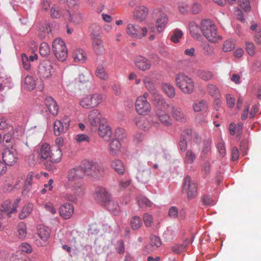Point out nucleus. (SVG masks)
Returning a JSON list of instances; mask_svg holds the SVG:
<instances>
[{"instance_id": "14", "label": "nucleus", "mask_w": 261, "mask_h": 261, "mask_svg": "<svg viewBox=\"0 0 261 261\" xmlns=\"http://www.w3.org/2000/svg\"><path fill=\"white\" fill-rule=\"evenodd\" d=\"M183 189L187 192L188 199H193L197 195V183L195 181L192 180L189 176H187L184 179Z\"/></svg>"}, {"instance_id": "38", "label": "nucleus", "mask_w": 261, "mask_h": 261, "mask_svg": "<svg viewBox=\"0 0 261 261\" xmlns=\"http://www.w3.org/2000/svg\"><path fill=\"white\" fill-rule=\"evenodd\" d=\"M189 30L192 37L198 39L200 37L201 27H199L194 22H191L189 23Z\"/></svg>"}, {"instance_id": "3", "label": "nucleus", "mask_w": 261, "mask_h": 261, "mask_svg": "<svg viewBox=\"0 0 261 261\" xmlns=\"http://www.w3.org/2000/svg\"><path fill=\"white\" fill-rule=\"evenodd\" d=\"M83 173L90 178L99 179L102 176L104 170L96 162L93 160H86L81 164Z\"/></svg>"}, {"instance_id": "43", "label": "nucleus", "mask_w": 261, "mask_h": 261, "mask_svg": "<svg viewBox=\"0 0 261 261\" xmlns=\"http://www.w3.org/2000/svg\"><path fill=\"white\" fill-rule=\"evenodd\" d=\"M143 82L145 88L150 92H154V85L151 79L149 76H145L143 80Z\"/></svg>"}, {"instance_id": "17", "label": "nucleus", "mask_w": 261, "mask_h": 261, "mask_svg": "<svg viewBox=\"0 0 261 261\" xmlns=\"http://www.w3.org/2000/svg\"><path fill=\"white\" fill-rule=\"evenodd\" d=\"M70 120L69 118L66 117L63 121L56 120L54 123V133L56 136H60L67 132L68 129Z\"/></svg>"}, {"instance_id": "51", "label": "nucleus", "mask_w": 261, "mask_h": 261, "mask_svg": "<svg viewBox=\"0 0 261 261\" xmlns=\"http://www.w3.org/2000/svg\"><path fill=\"white\" fill-rule=\"evenodd\" d=\"M138 202L139 205L141 207H151L152 204V202L145 197L138 198Z\"/></svg>"}, {"instance_id": "11", "label": "nucleus", "mask_w": 261, "mask_h": 261, "mask_svg": "<svg viewBox=\"0 0 261 261\" xmlns=\"http://www.w3.org/2000/svg\"><path fill=\"white\" fill-rule=\"evenodd\" d=\"M126 30L128 35L139 39L146 36L148 32L146 28L133 23L128 24Z\"/></svg>"}, {"instance_id": "30", "label": "nucleus", "mask_w": 261, "mask_h": 261, "mask_svg": "<svg viewBox=\"0 0 261 261\" xmlns=\"http://www.w3.org/2000/svg\"><path fill=\"white\" fill-rule=\"evenodd\" d=\"M73 58L75 62L83 63L86 60L87 57L84 50L77 48L73 52Z\"/></svg>"}, {"instance_id": "13", "label": "nucleus", "mask_w": 261, "mask_h": 261, "mask_svg": "<svg viewBox=\"0 0 261 261\" xmlns=\"http://www.w3.org/2000/svg\"><path fill=\"white\" fill-rule=\"evenodd\" d=\"M54 70L51 62L48 60H44L41 62L38 67V73L42 79L51 77Z\"/></svg>"}, {"instance_id": "60", "label": "nucleus", "mask_w": 261, "mask_h": 261, "mask_svg": "<svg viewBox=\"0 0 261 261\" xmlns=\"http://www.w3.org/2000/svg\"><path fill=\"white\" fill-rule=\"evenodd\" d=\"M21 61L23 68L25 70H29L31 68V62L27 58V55L25 54L21 55Z\"/></svg>"}, {"instance_id": "36", "label": "nucleus", "mask_w": 261, "mask_h": 261, "mask_svg": "<svg viewBox=\"0 0 261 261\" xmlns=\"http://www.w3.org/2000/svg\"><path fill=\"white\" fill-rule=\"evenodd\" d=\"M206 90L210 95L215 99H219L221 96V93L218 88L215 85L208 84L206 87Z\"/></svg>"}, {"instance_id": "23", "label": "nucleus", "mask_w": 261, "mask_h": 261, "mask_svg": "<svg viewBox=\"0 0 261 261\" xmlns=\"http://www.w3.org/2000/svg\"><path fill=\"white\" fill-rule=\"evenodd\" d=\"M148 13V9L144 6L137 7L134 12V18L139 22L146 19Z\"/></svg>"}, {"instance_id": "20", "label": "nucleus", "mask_w": 261, "mask_h": 261, "mask_svg": "<svg viewBox=\"0 0 261 261\" xmlns=\"http://www.w3.org/2000/svg\"><path fill=\"white\" fill-rule=\"evenodd\" d=\"M19 202L20 199H16L13 203L12 207H11L10 201H5L0 206V211L7 213L9 216L11 217V214L16 212Z\"/></svg>"}, {"instance_id": "64", "label": "nucleus", "mask_w": 261, "mask_h": 261, "mask_svg": "<svg viewBox=\"0 0 261 261\" xmlns=\"http://www.w3.org/2000/svg\"><path fill=\"white\" fill-rule=\"evenodd\" d=\"M143 218L146 227L151 226L153 223V218L151 215L146 213L143 215Z\"/></svg>"}, {"instance_id": "37", "label": "nucleus", "mask_w": 261, "mask_h": 261, "mask_svg": "<svg viewBox=\"0 0 261 261\" xmlns=\"http://www.w3.org/2000/svg\"><path fill=\"white\" fill-rule=\"evenodd\" d=\"M16 236L19 239H24L27 234L26 224L23 222L19 223L17 226Z\"/></svg>"}, {"instance_id": "7", "label": "nucleus", "mask_w": 261, "mask_h": 261, "mask_svg": "<svg viewBox=\"0 0 261 261\" xmlns=\"http://www.w3.org/2000/svg\"><path fill=\"white\" fill-rule=\"evenodd\" d=\"M52 47L56 58L61 62L65 61L68 51L64 42L61 38H56L53 42Z\"/></svg>"}, {"instance_id": "59", "label": "nucleus", "mask_w": 261, "mask_h": 261, "mask_svg": "<svg viewBox=\"0 0 261 261\" xmlns=\"http://www.w3.org/2000/svg\"><path fill=\"white\" fill-rule=\"evenodd\" d=\"M217 149L220 153V155L224 157L226 154V149L224 146V142L222 140H220L217 144Z\"/></svg>"}, {"instance_id": "27", "label": "nucleus", "mask_w": 261, "mask_h": 261, "mask_svg": "<svg viewBox=\"0 0 261 261\" xmlns=\"http://www.w3.org/2000/svg\"><path fill=\"white\" fill-rule=\"evenodd\" d=\"M161 88L165 95L170 98H173L175 96V88L170 83H163Z\"/></svg>"}, {"instance_id": "57", "label": "nucleus", "mask_w": 261, "mask_h": 261, "mask_svg": "<svg viewBox=\"0 0 261 261\" xmlns=\"http://www.w3.org/2000/svg\"><path fill=\"white\" fill-rule=\"evenodd\" d=\"M195 158V153L191 150H188L186 153L185 161L188 164H191L194 162Z\"/></svg>"}, {"instance_id": "48", "label": "nucleus", "mask_w": 261, "mask_h": 261, "mask_svg": "<svg viewBox=\"0 0 261 261\" xmlns=\"http://www.w3.org/2000/svg\"><path fill=\"white\" fill-rule=\"evenodd\" d=\"M161 245L162 242L160 238L157 236H153L150 238V245L146 246L145 247V249H147L150 246H155L156 248H158L160 247Z\"/></svg>"}, {"instance_id": "6", "label": "nucleus", "mask_w": 261, "mask_h": 261, "mask_svg": "<svg viewBox=\"0 0 261 261\" xmlns=\"http://www.w3.org/2000/svg\"><path fill=\"white\" fill-rule=\"evenodd\" d=\"M102 95L94 93L85 96L81 99L80 105L84 108L90 109L97 108L102 101Z\"/></svg>"}, {"instance_id": "1", "label": "nucleus", "mask_w": 261, "mask_h": 261, "mask_svg": "<svg viewBox=\"0 0 261 261\" xmlns=\"http://www.w3.org/2000/svg\"><path fill=\"white\" fill-rule=\"evenodd\" d=\"M84 176L82 167H77L69 170L67 175L68 182L65 185V192L62 193L61 198L65 201L75 203L85 194V188L81 182L72 184L70 181H75L83 178Z\"/></svg>"}, {"instance_id": "34", "label": "nucleus", "mask_w": 261, "mask_h": 261, "mask_svg": "<svg viewBox=\"0 0 261 261\" xmlns=\"http://www.w3.org/2000/svg\"><path fill=\"white\" fill-rule=\"evenodd\" d=\"M111 167L119 174L122 175L124 173L125 168L122 162L118 159L111 162Z\"/></svg>"}, {"instance_id": "35", "label": "nucleus", "mask_w": 261, "mask_h": 261, "mask_svg": "<svg viewBox=\"0 0 261 261\" xmlns=\"http://www.w3.org/2000/svg\"><path fill=\"white\" fill-rule=\"evenodd\" d=\"M38 235L44 242L46 241L50 237V229L43 225H40L38 229Z\"/></svg>"}, {"instance_id": "41", "label": "nucleus", "mask_w": 261, "mask_h": 261, "mask_svg": "<svg viewBox=\"0 0 261 261\" xmlns=\"http://www.w3.org/2000/svg\"><path fill=\"white\" fill-rule=\"evenodd\" d=\"M135 123L136 125L142 130H147L150 127L149 121L144 118H136Z\"/></svg>"}, {"instance_id": "32", "label": "nucleus", "mask_w": 261, "mask_h": 261, "mask_svg": "<svg viewBox=\"0 0 261 261\" xmlns=\"http://www.w3.org/2000/svg\"><path fill=\"white\" fill-rule=\"evenodd\" d=\"M103 205L114 215L118 214L120 212V206L117 202L113 200L111 197Z\"/></svg>"}, {"instance_id": "28", "label": "nucleus", "mask_w": 261, "mask_h": 261, "mask_svg": "<svg viewBox=\"0 0 261 261\" xmlns=\"http://www.w3.org/2000/svg\"><path fill=\"white\" fill-rule=\"evenodd\" d=\"M169 110H171V115L176 120L182 121L185 120V115L179 107L170 105Z\"/></svg>"}, {"instance_id": "19", "label": "nucleus", "mask_w": 261, "mask_h": 261, "mask_svg": "<svg viewBox=\"0 0 261 261\" xmlns=\"http://www.w3.org/2000/svg\"><path fill=\"white\" fill-rule=\"evenodd\" d=\"M169 110L158 109L156 110V115L160 122L165 126H170L172 123V119L169 115L167 113Z\"/></svg>"}, {"instance_id": "24", "label": "nucleus", "mask_w": 261, "mask_h": 261, "mask_svg": "<svg viewBox=\"0 0 261 261\" xmlns=\"http://www.w3.org/2000/svg\"><path fill=\"white\" fill-rule=\"evenodd\" d=\"M151 174V171L150 168H140L138 171L136 177L139 181L145 184L150 179Z\"/></svg>"}, {"instance_id": "29", "label": "nucleus", "mask_w": 261, "mask_h": 261, "mask_svg": "<svg viewBox=\"0 0 261 261\" xmlns=\"http://www.w3.org/2000/svg\"><path fill=\"white\" fill-rule=\"evenodd\" d=\"M92 47L94 51L97 54H101L105 50V47L102 40L99 37L93 38Z\"/></svg>"}, {"instance_id": "58", "label": "nucleus", "mask_w": 261, "mask_h": 261, "mask_svg": "<svg viewBox=\"0 0 261 261\" xmlns=\"http://www.w3.org/2000/svg\"><path fill=\"white\" fill-rule=\"evenodd\" d=\"M176 233L172 229H167L163 233V237L166 241H170L175 236Z\"/></svg>"}, {"instance_id": "56", "label": "nucleus", "mask_w": 261, "mask_h": 261, "mask_svg": "<svg viewBox=\"0 0 261 261\" xmlns=\"http://www.w3.org/2000/svg\"><path fill=\"white\" fill-rule=\"evenodd\" d=\"M62 14V12L58 6L57 5H53L50 10V15L52 18H59Z\"/></svg>"}, {"instance_id": "15", "label": "nucleus", "mask_w": 261, "mask_h": 261, "mask_svg": "<svg viewBox=\"0 0 261 261\" xmlns=\"http://www.w3.org/2000/svg\"><path fill=\"white\" fill-rule=\"evenodd\" d=\"M93 197L97 202L104 205L110 199L111 196L105 188L98 186L95 188Z\"/></svg>"}, {"instance_id": "4", "label": "nucleus", "mask_w": 261, "mask_h": 261, "mask_svg": "<svg viewBox=\"0 0 261 261\" xmlns=\"http://www.w3.org/2000/svg\"><path fill=\"white\" fill-rule=\"evenodd\" d=\"M201 31L203 36L211 42L215 43L222 39V37L218 34L216 25L211 19L201 21Z\"/></svg>"}, {"instance_id": "45", "label": "nucleus", "mask_w": 261, "mask_h": 261, "mask_svg": "<svg viewBox=\"0 0 261 261\" xmlns=\"http://www.w3.org/2000/svg\"><path fill=\"white\" fill-rule=\"evenodd\" d=\"M90 29L91 34L92 36V39L96 37H99L101 32V29L100 25L96 23L92 24L91 25Z\"/></svg>"}, {"instance_id": "12", "label": "nucleus", "mask_w": 261, "mask_h": 261, "mask_svg": "<svg viewBox=\"0 0 261 261\" xmlns=\"http://www.w3.org/2000/svg\"><path fill=\"white\" fill-rule=\"evenodd\" d=\"M0 129L4 130L5 133L4 135L10 136L13 139H18V137L21 136V132H19L18 129H14L13 127L9 124L8 120L4 118H0Z\"/></svg>"}, {"instance_id": "46", "label": "nucleus", "mask_w": 261, "mask_h": 261, "mask_svg": "<svg viewBox=\"0 0 261 261\" xmlns=\"http://www.w3.org/2000/svg\"><path fill=\"white\" fill-rule=\"evenodd\" d=\"M131 227L134 230H137L142 224V220L139 217L134 216L130 220Z\"/></svg>"}, {"instance_id": "22", "label": "nucleus", "mask_w": 261, "mask_h": 261, "mask_svg": "<svg viewBox=\"0 0 261 261\" xmlns=\"http://www.w3.org/2000/svg\"><path fill=\"white\" fill-rule=\"evenodd\" d=\"M74 213L73 204L65 203L61 205L59 208V214L61 217L64 219H68L72 216Z\"/></svg>"}, {"instance_id": "47", "label": "nucleus", "mask_w": 261, "mask_h": 261, "mask_svg": "<svg viewBox=\"0 0 261 261\" xmlns=\"http://www.w3.org/2000/svg\"><path fill=\"white\" fill-rule=\"evenodd\" d=\"M235 47L234 41L231 39L226 40L223 45L222 50L224 52H229L231 51Z\"/></svg>"}, {"instance_id": "25", "label": "nucleus", "mask_w": 261, "mask_h": 261, "mask_svg": "<svg viewBox=\"0 0 261 261\" xmlns=\"http://www.w3.org/2000/svg\"><path fill=\"white\" fill-rule=\"evenodd\" d=\"M45 103L49 112L54 116H56L59 112V107L51 97H47L45 99Z\"/></svg>"}, {"instance_id": "49", "label": "nucleus", "mask_w": 261, "mask_h": 261, "mask_svg": "<svg viewBox=\"0 0 261 261\" xmlns=\"http://www.w3.org/2000/svg\"><path fill=\"white\" fill-rule=\"evenodd\" d=\"M39 51L42 56L45 57L50 53V47L46 42H43L40 45Z\"/></svg>"}, {"instance_id": "18", "label": "nucleus", "mask_w": 261, "mask_h": 261, "mask_svg": "<svg viewBox=\"0 0 261 261\" xmlns=\"http://www.w3.org/2000/svg\"><path fill=\"white\" fill-rule=\"evenodd\" d=\"M134 64L138 69L143 71L149 70L151 67L150 61L142 56L135 57Z\"/></svg>"}, {"instance_id": "5", "label": "nucleus", "mask_w": 261, "mask_h": 261, "mask_svg": "<svg viewBox=\"0 0 261 261\" xmlns=\"http://www.w3.org/2000/svg\"><path fill=\"white\" fill-rule=\"evenodd\" d=\"M176 86L185 94H191L195 90V82L186 74L178 73L175 77Z\"/></svg>"}, {"instance_id": "42", "label": "nucleus", "mask_w": 261, "mask_h": 261, "mask_svg": "<svg viewBox=\"0 0 261 261\" xmlns=\"http://www.w3.org/2000/svg\"><path fill=\"white\" fill-rule=\"evenodd\" d=\"M95 75L97 77L103 80H107L109 78L108 74L102 65L97 66L95 71Z\"/></svg>"}, {"instance_id": "2", "label": "nucleus", "mask_w": 261, "mask_h": 261, "mask_svg": "<svg viewBox=\"0 0 261 261\" xmlns=\"http://www.w3.org/2000/svg\"><path fill=\"white\" fill-rule=\"evenodd\" d=\"M3 143L4 145L2 152L3 161L7 166H13L18 160V153L16 151L18 139H13L10 136L6 135L3 137Z\"/></svg>"}, {"instance_id": "16", "label": "nucleus", "mask_w": 261, "mask_h": 261, "mask_svg": "<svg viewBox=\"0 0 261 261\" xmlns=\"http://www.w3.org/2000/svg\"><path fill=\"white\" fill-rule=\"evenodd\" d=\"M153 14L156 17L155 21V27L159 33H161L167 27L168 23V17L166 13L163 12L159 9L153 11Z\"/></svg>"}, {"instance_id": "61", "label": "nucleus", "mask_w": 261, "mask_h": 261, "mask_svg": "<svg viewBox=\"0 0 261 261\" xmlns=\"http://www.w3.org/2000/svg\"><path fill=\"white\" fill-rule=\"evenodd\" d=\"M199 77L204 81H208L212 79L213 74L211 72L202 71L199 73Z\"/></svg>"}, {"instance_id": "8", "label": "nucleus", "mask_w": 261, "mask_h": 261, "mask_svg": "<svg viewBox=\"0 0 261 261\" xmlns=\"http://www.w3.org/2000/svg\"><path fill=\"white\" fill-rule=\"evenodd\" d=\"M62 152L59 147H53L48 159L44 163V166L48 170H53L55 169V164L60 163L61 161Z\"/></svg>"}, {"instance_id": "40", "label": "nucleus", "mask_w": 261, "mask_h": 261, "mask_svg": "<svg viewBox=\"0 0 261 261\" xmlns=\"http://www.w3.org/2000/svg\"><path fill=\"white\" fill-rule=\"evenodd\" d=\"M51 151V148L49 145L47 143L43 144L40 148V156L41 159L46 160L48 159Z\"/></svg>"}, {"instance_id": "33", "label": "nucleus", "mask_w": 261, "mask_h": 261, "mask_svg": "<svg viewBox=\"0 0 261 261\" xmlns=\"http://www.w3.org/2000/svg\"><path fill=\"white\" fill-rule=\"evenodd\" d=\"M11 81L5 74L0 73V91L8 90L11 88Z\"/></svg>"}, {"instance_id": "53", "label": "nucleus", "mask_w": 261, "mask_h": 261, "mask_svg": "<svg viewBox=\"0 0 261 261\" xmlns=\"http://www.w3.org/2000/svg\"><path fill=\"white\" fill-rule=\"evenodd\" d=\"M238 4L245 12H248L251 9L250 2L248 0H239Z\"/></svg>"}, {"instance_id": "10", "label": "nucleus", "mask_w": 261, "mask_h": 261, "mask_svg": "<svg viewBox=\"0 0 261 261\" xmlns=\"http://www.w3.org/2000/svg\"><path fill=\"white\" fill-rule=\"evenodd\" d=\"M135 109L139 115L145 116L150 113L151 107L145 94L140 96L137 98Z\"/></svg>"}, {"instance_id": "9", "label": "nucleus", "mask_w": 261, "mask_h": 261, "mask_svg": "<svg viewBox=\"0 0 261 261\" xmlns=\"http://www.w3.org/2000/svg\"><path fill=\"white\" fill-rule=\"evenodd\" d=\"M87 120L92 129H96L98 125L99 126L100 124L107 122V119L98 109H93L89 112Z\"/></svg>"}, {"instance_id": "54", "label": "nucleus", "mask_w": 261, "mask_h": 261, "mask_svg": "<svg viewBox=\"0 0 261 261\" xmlns=\"http://www.w3.org/2000/svg\"><path fill=\"white\" fill-rule=\"evenodd\" d=\"M67 12L69 15V17H70L71 21L74 23L77 24L82 22L83 19V16L81 13L77 12L70 15L68 12Z\"/></svg>"}, {"instance_id": "26", "label": "nucleus", "mask_w": 261, "mask_h": 261, "mask_svg": "<svg viewBox=\"0 0 261 261\" xmlns=\"http://www.w3.org/2000/svg\"><path fill=\"white\" fill-rule=\"evenodd\" d=\"M98 133L100 137L105 139H109L112 135L111 128L107 124V123L100 124L98 127Z\"/></svg>"}, {"instance_id": "63", "label": "nucleus", "mask_w": 261, "mask_h": 261, "mask_svg": "<svg viewBox=\"0 0 261 261\" xmlns=\"http://www.w3.org/2000/svg\"><path fill=\"white\" fill-rule=\"evenodd\" d=\"M44 207L46 211L49 212L52 215H55L57 213L56 208L54 207L53 204L50 202L45 203Z\"/></svg>"}, {"instance_id": "50", "label": "nucleus", "mask_w": 261, "mask_h": 261, "mask_svg": "<svg viewBox=\"0 0 261 261\" xmlns=\"http://www.w3.org/2000/svg\"><path fill=\"white\" fill-rule=\"evenodd\" d=\"M183 36V33L179 29H176L173 32V34L171 36V40L175 43H177L179 42V39Z\"/></svg>"}, {"instance_id": "44", "label": "nucleus", "mask_w": 261, "mask_h": 261, "mask_svg": "<svg viewBox=\"0 0 261 261\" xmlns=\"http://www.w3.org/2000/svg\"><path fill=\"white\" fill-rule=\"evenodd\" d=\"M33 210V204L29 203L24 206L21 212L19 214V218L20 219H24L27 217L32 212Z\"/></svg>"}, {"instance_id": "52", "label": "nucleus", "mask_w": 261, "mask_h": 261, "mask_svg": "<svg viewBox=\"0 0 261 261\" xmlns=\"http://www.w3.org/2000/svg\"><path fill=\"white\" fill-rule=\"evenodd\" d=\"M24 83L27 86V88L30 90L34 89V88L35 87L36 84L35 81L31 76L27 75L25 77L24 80Z\"/></svg>"}, {"instance_id": "39", "label": "nucleus", "mask_w": 261, "mask_h": 261, "mask_svg": "<svg viewBox=\"0 0 261 261\" xmlns=\"http://www.w3.org/2000/svg\"><path fill=\"white\" fill-rule=\"evenodd\" d=\"M207 107V102L204 100H198L193 106L194 111L197 112L206 111Z\"/></svg>"}, {"instance_id": "31", "label": "nucleus", "mask_w": 261, "mask_h": 261, "mask_svg": "<svg viewBox=\"0 0 261 261\" xmlns=\"http://www.w3.org/2000/svg\"><path fill=\"white\" fill-rule=\"evenodd\" d=\"M121 144L118 139L113 140L109 144L110 154L112 155H117L120 151Z\"/></svg>"}, {"instance_id": "62", "label": "nucleus", "mask_w": 261, "mask_h": 261, "mask_svg": "<svg viewBox=\"0 0 261 261\" xmlns=\"http://www.w3.org/2000/svg\"><path fill=\"white\" fill-rule=\"evenodd\" d=\"M168 216L171 219H176L178 216V210L176 206L171 207L168 211Z\"/></svg>"}, {"instance_id": "55", "label": "nucleus", "mask_w": 261, "mask_h": 261, "mask_svg": "<svg viewBox=\"0 0 261 261\" xmlns=\"http://www.w3.org/2000/svg\"><path fill=\"white\" fill-rule=\"evenodd\" d=\"M33 182H35L34 178L33 177V172H30L27 175L25 181L24 186V189L29 190Z\"/></svg>"}, {"instance_id": "21", "label": "nucleus", "mask_w": 261, "mask_h": 261, "mask_svg": "<svg viewBox=\"0 0 261 261\" xmlns=\"http://www.w3.org/2000/svg\"><path fill=\"white\" fill-rule=\"evenodd\" d=\"M153 93V103L156 107V110L158 109L169 110L170 105L166 101L163 96L154 92Z\"/></svg>"}]
</instances>
